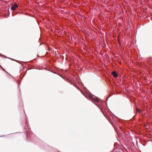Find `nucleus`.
Wrapping results in <instances>:
<instances>
[{
  "label": "nucleus",
  "mask_w": 152,
  "mask_h": 152,
  "mask_svg": "<svg viewBox=\"0 0 152 152\" xmlns=\"http://www.w3.org/2000/svg\"><path fill=\"white\" fill-rule=\"evenodd\" d=\"M27 117L26 116L25 117V119H26V123H25V127H27L28 128V121H27Z\"/></svg>",
  "instance_id": "20e7f679"
},
{
  "label": "nucleus",
  "mask_w": 152,
  "mask_h": 152,
  "mask_svg": "<svg viewBox=\"0 0 152 152\" xmlns=\"http://www.w3.org/2000/svg\"><path fill=\"white\" fill-rule=\"evenodd\" d=\"M18 7V5L16 4H15L11 7V9L12 10H15L16 8H17Z\"/></svg>",
  "instance_id": "7ed1b4c3"
},
{
  "label": "nucleus",
  "mask_w": 152,
  "mask_h": 152,
  "mask_svg": "<svg viewBox=\"0 0 152 152\" xmlns=\"http://www.w3.org/2000/svg\"><path fill=\"white\" fill-rule=\"evenodd\" d=\"M136 111L139 113H140L141 112V110H139L138 108H136Z\"/></svg>",
  "instance_id": "423d86ee"
},
{
  "label": "nucleus",
  "mask_w": 152,
  "mask_h": 152,
  "mask_svg": "<svg viewBox=\"0 0 152 152\" xmlns=\"http://www.w3.org/2000/svg\"><path fill=\"white\" fill-rule=\"evenodd\" d=\"M0 67L6 73H7V72H6V71L2 67V66L0 65Z\"/></svg>",
  "instance_id": "0eeeda50"
},
{
  "label": "nucleus",
  "mask_w": 152,
  "mask_h": 152,
  "mask_svg": "<svg viewBox=\"0 0 152 152\" xmlns=\"http://www.w3.org/2000/svg\"><path fill=\"white\" fill-rule=\"evenodd\" d=\"M17 62H18L17 61H16Z\"/></svg>",
  "instance_id": "9b49d317"
},
{
  "label": "nucleus",
  "mask_w": 152,
  "mask_h": 152,
  "mask_svg": "<svg viewBox=\"0 0 152 152\" xmlns=\"http://www.w3.org/2000/svg\"><path fill=\"white\" fill-rule=\"evenodd\" d=\"M73 85L76 87L81 92L82 94L84 95V96L87 99L91 100L96 105L99 109L101 110L102 112V105L101 104V103L99 100L97 99V97L94 96H93H93L91 95L88 94V96H86L84 94V93L74 83H73Z\"/></svg>",
  "instance_id": "f257e3e1"
},
{
  "label": "nucleus",
  "mask_w": 152,
  "mask_h": 152,
  "mask_svg": "<svg viewBox=\"0 0 152 152\" xmlns=\"http://www.w3.org/2000/svg\"><path fill=\"white\" fill-rule=\"evenodd\" d=\"M27 137H28L29 136V138L31 139H32L33 138V137H35L34 134L32 133L30 131L29 129H28L27 132Z\"/></svg>",
  "instance_id": "f03ea898"
},
{
  "label": "nucleus",
  "mask_w": 152,
  "mask_h": 152,
  "mask_svg": "<svg viewBox=\"0 0 152 152\" xmlns=\"http://www.w3.org/2000/svg\"><path fill=\"white\" fill-rule=\"evenodd\" d=\"M59 76H60L62 78H63V77H61V75H59Z\"/></svg>",
  "instance_id": "9d476101"
},
{
  "label": "nucleus",
  "mask_w": 152,
  "mask_h": 152,
  "mask_svg": "<svg viewBox=\"0 0 152 152\" xmlns=\"http://www.w3.org/2000/svg\"><path fill=\"white\" fill-rule=\"evenodd\" d=\"M4 136H5V135H2V136H0V137H4Z\"/></svg>",
  "instance_id": "1a4fd4ad"
},
{
  "label": "nucleus",
  "mask_w": 152,
  "mask_h": 152,
  "mask_svg": "<svg viewBox=\"0 0 152 152\" xmlns=\"http://www.w3.org/2000/svg\"><path fill=\"white\" fill-rule=\"evenodd\" d=\"M112 74L113 76L115 77H117L118 76L117 74L115 71H113Z\"/></svg>",
  "instance_id": "39448f33"
},
{
  "label": "nucleus",
  "mask_w": 152,
  "mask_h": 152,
  "mask_svg": "<svg viewBox=\"0 0 152 152\" xmlns=\"http://www.w3.org/2000/svg\"><path fill=\"white\" fill-rule=\"evenodd\" d=\"M52 72L55 74H57V73L56 72Z\"/></svg>",
  "instance_id": "6e6552de"
}]
</instances>
